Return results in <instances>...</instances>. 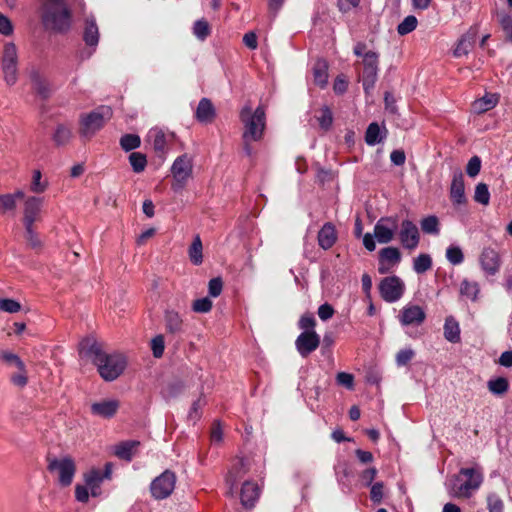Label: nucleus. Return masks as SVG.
I'll list each match as a JSON object with an SVG mask.
<instances>
[{"label":"nucleus","instance_id":"55","mask_svg":"<svg viewBox=\"0 0 512 512\" xmlns=\"http://www.w3.org/2000/svg\"><path fill=\"white\" fill-rule=\"evenodd\" d=\"M192 308L197 313H207L212 309V301L208 297L197 299L193 302Z\"/></svg>","mask_w":512,"mask_h":512},{"label":"nucleus","instance_id":"60","mask_svg":"<svg viewBox=\"0 0 512 512\" xmlns=\"http://www.w3.org/2000/svg\"><path fill=\"white\" fill-rule=\"evenodd\" d=\"M415 353L412 349H402L400 350L396 355V362L398 366H405L407 365L412 358L414 357Z\"/></svg>","mask_w":512,"mask_h":512},{"label":"nucleus","instance_id":"33","mask_svg":"<svg viewBox=\"0 0 512 512\" xmlns=\"http://www.w3.org/2000/svg\"><path fill=\"white\" fill-rule=\"evenodd\" d=\"M488 390L494 395H504L509 390V381L505 377H497L487 382Z\"/></svg>","mask_w":512,"mask_h":512},{"label":"nucleus","instance_id":"44","mask_svg":"<svg viewBox=\"0 0 512 512\" xmlns=\"http://www.w3.org/2000/svg\"><path fill=\"white\" fill-rule=\"evenodd\" d=\"M316 118L321 129L327 131L331 128L333 123V114L328 106H324L320 110V115L316 116Z\"/></svg>","mask_w":512,"mask_h":512},{"label":"nucleus","instance_id":"49","mask_svg":"<svg viewBox=\"0 0 512 512\" xmlns=\"http://www.w3.org/2000/svg\"><path fill=\"white\" fill-rule=\"evenodd\" d=\"M377 473H378V470L375 467H370V468L363 470L359 475L361 484L364 487L372 486L374 484L373 481H374L375 477L377 476Z\"/></svg>","mask_w":512,"mask_h":512},{"label":"nucleus","instance_id":"18","mask_svg":"<svg viewBox=\"0 0 512 512\" xmlns=\"http://www.w3.org/2000/svg\"><path fill=\"white\" fill-rule=\"evenodd\" d=\"M450 199L454 205L466 204L464 176L461 170H456L453 174L450 186Z\"/></svg>","mask_w":512,"mask_h":512},{"label":"nucleus","instance_id":"23","mask_svg":"<svg viewBox=\"0 0 512 512\" xmlns=\"http://www.w3.org/2000/svg\"><path fill=\"white\" fill-rule=\"evenodd\" d=\"M260 495L258 485L251 481H246L242 485L240 499L241 503L246 508H252Z\"/></svg>","mask_w":512,"mask_h":512},{"label":"nucleus","instance_id":"27","mask_svg":"<svg viewBox=\"0 0 512 512\" xmlns=\"http://www.w3.org/2000/svg\"><path fill=\"white\" fill-rule=\"evenodd\" d=\"M139 445L140 442L137 440L122 441L115 446L114 453L119 459L131 461L134 456L135 449Z\"/></svg>","mask_w":512,"mask_h":512},{"label":"nucleus","instance_id":"52","mask_svg":"<svg viewBox=\"0 0 512 512\" xmlns=\"http://www.w3.org/2000/svg\"><path fill=\"white\" fill-rule=\"evenodd\" d=\"M0 310L8 313H17L21 310V304L14 299H0Z\"/></svg>","mask_w":512,"mask_h":512},{"label":"nucleus","instance_id":"37","mask_svg":"<svg viewBox=\"0 0 512 512\" xmlns=\"http://www.w3.org/2000/svg\"><path fill=\"white\" fill-rule=\"evenodd\" d=\"M383 137L381 136V130L377 122H372L367 127L365 132V142L369 146H374L382 142Z\"/></svg>","mask_w":512,"mask_h":512},{"label":"nucleus","instance_id":"17","mask_svg":"<svg viewBox=\"0 0 512 512\" xmlns=\"http://www.w3.org/2000/svg\"><path fill=\"white\" fill-rule=\"evenodd\" d=\"M403 326H419L426 318L425 311L418 305H406L398 316Z\"/></svg>","mask_w":512,"mask_h":512},{"label":"nucleus","instance_id":"1","mask_svg":"<svg viewBox=\"0 0 512 512\" xmlns=\"http://www.w3.org/2000/svg\"><path fill=\"white\" fill-rule=\"evenodd\" d=\"M80 355L87 357L97 367L99 375L105 381L117 379L125 370L127 361L121 353H107L103 344L92 337H86L79 343Z\"/></svg>","mask_w":512,"mask_h":512},{"label":"nucleus","instance_id":"30","mask_svg":"<svg viewBox=\"0 0 512 512\" xmlns=\"http://www.w3.org/2000/svg\"><path fill=\"white\" fill-rule=\"evenodd\" d=\"M166 330L171 334H177L183 330V321L178 312L166 311L165 313Z\"/></svg>","mask_w":512,"mask_h":512},{"label":"nucleus","instance_id":"25","mask_svg":"<svg viewBox=\"0 0 512 512\" xmlns=\"http://www.w3.org/2000/svg\"><path fill=\"white\" fill-rule=\"evenodd\" d=\"M500 95L498 93L486 92L485 95L472 103V109L477 114L485 113L493 109L499 102Z\"/></svg>","mask_w":512,"mask_h":512},{"label":"nucleus","instance_id":"59","mask_svg":"<svg viewBox=\"0 0 512 512\" xmlns=\"http://www.w3.org/2000/svg\"><path fill=\"white\" fill-rule=\"evenodd\" d=\"M42 174L39 170L33 172L31 190L35 193H42L46 189V183L41 182Z\"/></svg>","mask_w":512,"mask_h":512},{"label":"nucleus","instance_id":"54","mask_svg":"<svg viewBox=\"0 0 512 512\" xmlns=\"http://www.w3.org/2000/svg\"><path fill=\"white\" fill-rule=\"evenodd\" d=\"M487 507L489 512H503L504 503L496 494H490L487 497Z\"/></svg>","mask_w":512,"mask_h":512},{"label":"nucleus","instance_id":"57","mask_svg":"<svg viewBox=\"0 0 512 512\" xmlns=\"http://www.w3.org/2000/svg\"><path fill=\"white\" fill-rule=\"evenodd\" d=\"M15 208L16 202L14 201V196H10V194L0 195V211L2 213L14 210Z\"/></svg>","mask_w":512,"mask_h":512},{"label":"nucleus","instance_id":"15","mask_svg":"<svg viewBox=\"0 0 512 512\" xmlns=\"http://www.w3.org/2000/svg\"><path fill=\"white\" fill-rule=\"evenodd\" d=\"M479 262L482 270L490 276L496 275L502 264L500 254L491 247H485L482 250Z\"/></svg>","mask_w":512,"mask_h":512},{"label":"nucleus","instance_id":"43","mask_svg":"<svg viewBox=\"0 0 512 512\" xmlns=\"http://www.w3.org/2000/svg\"><path fill=\"white\" fill-rule=\"evenodd\" d=\"M193 33L197 39L204 41L211 33L209 23L205 19L197 20L193 26Z\"/></svg>","mask_w":512,"mask_h":512},{"label":"nucleus","instance_id":"48","mask_svg":"<svg viewBox=\"0 0 512 512\" xmlns=\"http://www.w3.org/2000/svg\"><path fill=\"white\" fill-rule=\"evenodd\" d=\"M446 258L453 265H459L464 261V254L460 247L451 245L446 250Z\"/></svg>","mask_w":512,"mask_h":512},{"label":"nucleus","instance_id":"12","mask_svg":"<svg viewBox=\"0 0 512 512\" xmlns=\"http://www.w3.org/2000/svg\"><path fill=\"white\" fill-rule=\"evenodd\" d=\"M401 259L402 255L397 247L382 248L378 253V272L380 274L390 273L401 262Z\"/></svg>","mask_w":512,"mask_h":512},{"label":"nucleus","instance_id":"7","mask_svg":"<svg viewBox=\"0 0 512 512\" xmlns=\"http://www.w3.org/2000/svg\"><path fill=\"white\" fill-rule=\"evenodd\" d=\"M456 480L461 482L456 488V495L459 497L469 498L472 491H475L480 487L483 477L481 472L476 468H461Z\"/></svg>","mask_w":512,"mask_h":512},{"label":"nucleus","instance_id":"35","mask_svg":"<svg viewBox=\"0 0 512 512\" xmlns=\"http://www.w3.org/2000/svg\"><path fill=\"white\" fill-rule=\"evenodd\" d=\"M202 241L199 235H196L189 247V258L194 265H200L203 262Z\"/></svg>","mask_w":512,"mask_h":512},{"label":"nucleus","instance_id":"19","mask_svg":"<svg viewBox=\"0 0 512 512\" xmlns=\"http://www.w3.org/2000/svg\"><path fill=\"white\" fill-rule=\"evenodd\" d=\"M120 408V402L116 399L102 400L91 405V413L105 419L113 418Z\"/></svg>","mask_w":512,"mask_h":512},{"label":"nucleus","instance_id":"9","mask_svg":"<svg viewBox=\"0 0 512 512\" xmlns=\"http://www.w3.org/2000/svg\"><path fill=\"white\" fill-rule=\"evenodd\" d=\"M362 86L366 95H369L377 82L379 71V55L374 51H368L362 60Z\"/></svg>","mask_w":512,"mask_h":512},{"label":"nucleus","instance_id":"8","mask_svg":"<svg viewBox=\"0 0 512 512\" xmlns=\"http://www.w3.org/2000/svg\"><path fill=\"white\" fill-rule=\"evenodd\" d=\"M1 68L6 84L9 86L14 85L18 80V55L14 43L4 45Z\"/></svg>","mask_w":512,"mask_h":512},{"label":"nucleus","instance_id":"6","mask_svg":"<svg viewBox=\"0 0 512 512\" xmlns=\"http://www.w3.org/2000/svg\"><path fill=\"white\" fill-rule=\"evenodd\" d=\"M193 172V164L191 158L187 154L178 156L172 164L171 173L173 182L171 188L174 192H180L187 185Z\"/></svg>","mask_w":512,"mask_h":512},{"label":"nucleus","instance_id":"2","mask_svg":"<svg viewBox=\"0 0 512 512\" xmlns=\"http://www.w3.org/2000/svg\"><path fill=\"white\" fill-rule=\"evenodd\" d=\"M41 20L45 29L65 33L71 27L72 12L65 0H45L41 8Z\"/></svg>","mask_w":512,"mask_h":512},{"label":"nucleus","instance_id":"21","mask_svg":"<svg viewBox=\"0 0 512 512\" xmlns=\"http://www.w3.org/2000/svg\"><path fill=\"white\" fill-rule=\"evenodd\" d=\"M195 118L203 124H210L216 118V109L209 98H202L195 111Z\"/></svg>","mask_w":512,"mask_h":512},{"label":"nucleus","instance_id":"58","mask_svg":"<svg viewBox=\"0 0 512 512\" xmlns=\"http://www.w3.org/2000/svg\"><path fill=\"white\" fill-rule=\"evenodd\" d=\"M223 289V281L220 277L212 278L208 284V292L212 297H218Z\"/></svg>","mask_w":512,"mask_h":512},{"label":"nucleus","instance_id":"11","mask_svg":"<svg viewBox=\"0 0 512 512\" xmlns=\"http://www.w3.org/2000/svg\"><path fill=\"white\" fill-rule=\"evenodd\" d=\"M405 290L403 281L398 276H388L382 279L379 284L381 297L389 303L398 301Z\"/></svg>","mask_w":512,"mask_h":512},{"label":"nucleus","instance_id":"14","mask_svg":"<svg viewBox=\"0 0 512 512\" xmlns=\"http://www.w3.org/2000/svg\"><path fill=\"white\" fill-rule=\"evenodd\" d=\"M399 239L404 248L408 250L416 249L420 241L417 226L408 219L403 220L399 232Z\"/></svg>","mask_w":512,"mask_h":512},{"label":"nucleus","instance_id":"22","mask_svg":"<svg viewBox=\"0 0 512 512\" xmlns=\"http://www.w3.org/2000/svg\"><path fill=\"white\" fill-rule=\"evenodd\" d=\"M476 36H477V30L475 28H470L458 40L456 47L453 50V55L456 58L467 55L475 43Z\"/></svg>","mask_w":512,"mask_h":512},{"label":"nucleus","instance_id":"10","mask_svg":"<svg viewBox=\"0 0 512 512\" xmlns=\"http://www.w3.org/2000/svg\"><path fill=\"white\" fill-rule=\"evenodd\" d=\"M176 484V475L171 470H165L150 484V492L154 499L162 500L169 497Z\"/></svg>","mask_w":512,"mask_h":512},{"label":"nucleus","instance_id":"47","mask_svg":"<svg viewBox=\"0 0 512 512\" xmlns=\"http://www.w3.org/2000/svg\"><path fill=\"white\" fill-rule=\"evenodd\" d=\"M479 290L480 289L477 282H470L468 280H463L460 286L461 294L472 300L476 299Z\"/></svg>","mask_w":512,"mask_h":512},{"label":"nucleus","instance_id":"26","mask_svg":"<svg viewBox=\"0 0 512 512\" xmlns=\"http://www.w3.org/2000/svg\"><path fill=\"white\" fill-rule=\"evenodd\" d=\"M337 240L335 227L332 223L327 222L318 232V243L324 250L330 249Z\"/></svg>","mask_w":512,"mask_h":512},{"label":"nucleus","instance_id":"5","mask_svg":"<svg viewBox=\"0 0 512 512\" xmlns=\"http://www.w3.org/2000/svg\"><path fill=\"white\" fill-rule=\"evenodd\" d=\"M46 460L48 462L47 470L51 473H58L59 485L62 487L70 486L76 473L75 461L70 456L58 459L50 455L47 456Z\"/></svg>","mask_w":512,"mask_h":512},{"label":"nucleus","instance_id":"64","mask_svg":"<svg viewBox=\"0 0 512 512\" xmlns=\"http://www.w3.org/2000/svg\"><path fill=\"white\" fill-rule=\"evenodd\" d=\"M326 66H317L314 68V79L315 82L323 87L327 83V73H326Z\"/></svg>","mask_w":512,"mask_h":512},{"label":"nucleus","instance_id":"13","mask_svg":"<svg viewBox=\"0 0 512 512\" xmlns=\"http://www.w3.org/2000/svg\"><path fill=\"white\" fill-rule=\"evenodd\" d=\"M398 228L396 217H382L374 226V236L381 244L391 242Z\"/></svg>","mask_w":512,"mask_h":512},{"label":"nucleus","instance_id":"16","mask_svg":"<svg viewBox=\"0 0 512 512\" xmlns=\"http://www.w3.org/2000/svg\"><path fill=\"white\" fill-rule=\"evenodd\" d=\"M319 344L320 337L314 330L302 332L295 341L297 351L302 357L309 356Z\"/></svg>","mask_w":512,"mask_h":512},{"label":"nucleus","instance_id":"62","mask_svg":"<svg viewBox=\"0 0 512 512\" xmlns=\"http://www.w3.org/2000/svg\"><path fill=\"white\" fill-rule=\"evenodd\" d=\"M316 325V320L312 314H304L299 320V327L305 331H311Z\"/></svg>","mask_w":512,"mask_h":512},{"label":"nucleus","instance_id":"24","mask_svg":"<svg viewBox=\"0 0 512 512\" xmlns=\"http://www.w3.org/2000/svg\"><path fill=\"white\" fill-rule=\"evenodd\" d=\"M29 78L32 82L33 89L42 99L50 97L51 90L46 79L40 74L39 70L35 67L31 68Z\"/></svg>","mask_w":512,"mask_h":512},{"label":"nucleus","instance_id":"50","mask_svg":"<svg viewBox=\"0 0 512 512\" xmlns=\"http://www.w3.org/2000/svg\"><path fill=\"white\" fill-rule=\"evenodd\" d=\"M370 499L374 504H380L384 497V483L375 482L370 486Z\"/></svg>","mask_w":512,"mask_h":512},{"label":"nucleus","instance_id":"32","mask_svg":"<svg viewBox=\"0 0 512 512\" xmlns=\"http://www.w3.org/2000/svg\"><path fill=\"white\" fill-rule=\"evenodd\" d=\"M148 137L151 139L153 149L158 155H164L167 152L166 135L162 130L150 131Z\"/></svg>","mask_w":512,"mask_h":512},{"label":"nucleus","instance_id":"20","mask_svg":"<svg viewBox=\"0 0 512 512\" xmlns=\"http://www.w3.org/2000/svg\"><path fill=\"white\" fill-rule=\"evenodd\" d=\"M42 206V199L38 197H29L24 204V226L25 228L33 227L35 221L38 220Z\"/></svg>","mask_w":512,"mask_h":512},{"label":"nucleus","instance_id":"42","mask_svg":"<svg viewBox=\"0 0 512 512\" xmlns=\"http://www.w3.org/2000/svg\"><path fill=\"white\" fill-rule=\"evenodd\" d=\"M421 229L427 234H439L440 229L438 218L434 215L423 218L421 221Z\"/></svg>","mask_w":512,"mask_h":512},{"label":"nucleus","instance_id":"53","mask_svg":"<svg viewBox=\"0 0 512 512\" xmlns=\"http://www.w3.org/2000/svg\"><path fill=\"white\" fill-rule=\"evenodd\" d=\"M481 170V159L479 156H473L469 159L466 166V173L469 177H476Z\"/></svg>","mask_w":512,"mask_h":512},{"label":"nucleus","instance_id":"29","mask_svg":"<svg viewBox=\"0 0 512 512\" xmlns=\"http://www.w3.org/2000/svg\"><path fill=\"white\" fill-rule=\"evenodd\" d=\"M444 337L451 343H458L460 341L459 323L452 316H449L445 319Z\"/></svg>","mask_w":512,"mask_h":512},{"label":"nucleus","instance_id":"34","mask_svg":"<svg viewBox=\"0 0 512 512\" xmlns=\"http://www.w3.org/2000/svg\"><path fill=\"white\" fill-rule=\"evenodd\" d=\"M71 137V129L64 124H58L52 135V140L56 146H64L69 143Z\"/></svg>","mask_w":512,"mask_h":512},{"label":"nucleus","instance_id":"51","mask_svg":"<svg viewBox=\"0 0 512 512\" xmlns=\"http://www.w3.org/2000/svg\"><path fill=\"white\" fill-rule=\"evenodd\" d=\"M151 349L153 352V356L155 358H160L163 356L165 349V341L163 335L155 336L151 341Z\"/></svg>","mask_w":512,"mask_h":512},{"label":"nucleus","instance_id":"63","mask_svg":"<svg viewBox=\"0 0 512 512\" xmlns=\"http://www.w3.org/2000/svg\"><path fill=\"white\" fill-rule=\"evenodd\" d=\"M384 104L386 111L393 115L397 114L398 109L396 106V100L393 94L389 91H386L384 94Z\"/></svg>","mask_w":512,"mask_h":512},{"label":"nucleus","instance_id":"40","mask_svg":"<svg viewBox=\"0 0 512 512\" xmlns=\"http://www.w3.org/2000/svg\"><path fill=\"white\" fill-rule=\"evenodd\" d=\"M140 145L141 139L137 134H125L120 138V146L126 152L137 149Z\"/></svg>","mask_w":512,"mask_h":512},{"label":"nucleus","instance_id":"31","mask_svg":"<svg viewBox=\"0 0 512 512\" xmlns=\"http://www.w3.org/2000/svg\"><path fill=\"white\" fill-rule=\"evenodd\" d=\"M83 39L88 46H96L98 44L99 32L94 19H86Z\"/></svg>","mask_w":512,"mask_h":512},{"label":"nucleus","instance_id":"36","mask_svg":"<svg viewBox=\"0 0 512 512\" xmlns=\"http://www.w3.org/2000/svg\"><path fill=\"white\" fill-rule=\"evenodd\" d=\"M432 268V258L429 254H419L413 259V270L417 274H424Z\"/></svg>","mask_w":512,"mask_h":512},{"label":"nucleus","instance_id":"45","mask_svg":"<svg viewBox=\"0 0 512 512\" xmlns=\"http://www.w3.org/2000/svg\"><path fill=\"white\" fill-rule=\"evenodd\" d=\"M418 24L417 18L413 15H409L397 26V32L399 35H407L416 29Z\"/></svg>","mask_w":512,"mask_h":512},{"label":"nucleus","instance_id":"61","mask_svg":"<svg viewBox=\"0 0 512 512\" xmlns=\"http://www.w3.org/2000/svg\"><path fill=\"white\" fill-rule=\"evenodd\" d=\"M337 383L348 389H353L354 376L350 373L339 372L336 376Z\"/></svg>","mask_w":512,"mask_h":512},{"label":"nucleus","instance_id":"28","mask_svg":"<svg viewBox=\"0 0 512 512\" xmlns=\"http://www.w3.org/2000/svg\"><path fill=\"white\" fill-rule=\"evenodd\" d=\"M84 480L86 486L90 488L92 496H97L100 485L104 480L102 471L96 468H92L84 474Z\"/></svg>","mask_w":512,"mask_h":512},{"label":"nucleus","instance_id":"3","mask_svg":"<svg viewBox=\"0 0 512 512\" xmlns=\"http://www.w3.org/2000/svg\"><path fill=\"white\" fill-rule=\"evenodd\" d=\"M239 119L243 124L242 138H252L261 141L266 129L265 107L259 105L255 110L249 104L242 107Z\"/></svg>","mask_w":512,"mask_h":512},{"label":"nucleus","instance_id":"46","mask_svg":"<svg viewBox=\"0 0 512 512\" xmlns=\"http://www.w3.org/2000/svg\"><path fill=\"white\" fill-rule=\"evenodd\" d=\"M474 200L482 205H488L490 201V192L488 185L485 183H478L475 187Z\"/></svg>","mask_w":512,"mask_h":512},{"label":"nucleus","instance_id":"38","mask_svg":"<svg viewBox=\"0 0 512 512\" xmlns=\"http://www.w3.org/2000/svg\"><path fill=\"white\" fill-rule=\"evenodd\" d=\"M497 17L506 41L512 42V16L506 12H499Z\"/></svg>","mask_w":512,"mask_h":512},{"label":"nucleus","instance_id":"4","mask_svg":"<svg viewBox=\"0 0 512 512\" xmlns=\"http://www.w3.org/2000/svg\"><path fill=\"white\" fill-rule=\"evenodd\" d=\"M112 109L109 106H100L88 114L80 116L79 134L90 139L97 131L102 129L105 123L112 117Z\"/></svg>","mask_w":512,"mask_h":512},{"label":"nucleus","instance_id":"39","mask_svg":"<svg viewBox=\"0 0 512 512\" xmlns=\"http://www.w3.org/2000/svg\"><path fill=\"white\" fill-rule=\"evenodd\" d=\"M129 163L135 173H141L147 165L146 155L140 152H132L129 155Z\"/></svg>","mask_w":512,"mask_h":512},{"label":"nucleus","instance_id":"41","mask_svg":"<svg viewBox=\"0 0 512 512\" xmlns=\"http://www.w3.org/2000/svg\"><path fill=\"white\" fill-rule=\"evenodd\" d=\"M0 360L9 366L16 367L18 370H24L25 363L20 359L18 355L10 351H0Z\"/></svg>","mask_w":512,"mask_h":512},{"label":"nucleus","instance_id":"56","mask_svg":"<svg viewBox=\"0 0 512 512\" xmlns=\"http://www.w3.org/2000/svg\"><path fill=\"white\" fill-rule=\"evenodd\" d=\"M10 381L13 385L23 388L28 383V376L26 371V366L24 365V370H19L18 373H13L10 376Z\"/></svg>","mask_w":512,"mask_h":512}]
</instances>
